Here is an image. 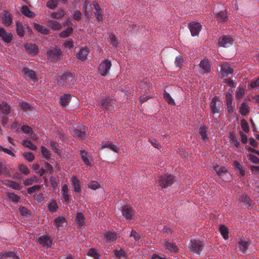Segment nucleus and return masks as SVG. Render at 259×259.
Returning <instances> with one entry per match:
<instances>
[{"instance_id":"774afa93","label":"nucleus","mask_w":259,"mask_h":259,"mask_svg":"<svg viewBox=\"0 0 259 259\" xmlns=\"http://www.w3.org/2000/svg\"><path fill=\"white\" fill-rule=\"evenodd\" d=\"M249 157L250 160L253 163L259 164V158H258L256 156L252 154H249Z\"/></svg>"},{"instance_id":"b1692460","label":"nucleus","mask_w":259,"mask_h":259,"mask_svg":"<svg viewBox=\"0 0 259 259\" xmlns=\"http://www.w3.org/2000/svg\"><path fill=\"white\" fill-rule=\"evenodd\" d=\"M89 50L87 48H81L76 55V58L81 60H85L89 53Z\"/></svg>"},{"instance_id":"4d7b16f0","label":"nucleus","mask_w":259,"mask_h":259,"mask_svg":"<svg viewBox=\"0 0 259 259\" xmlns=\"http://www.w3.org/2000/svg\"><path fill=\"white\" fill-rule=\"evenodd\" d=\"M19 170L24 175H27L29 174L30 170L27 166L23 164H20L18 165Z\"/></svg>"},{"instance_id":"6ab92c4d","label":"nucleus","mask_w":259,"mask_h":259,"mask_svg":"<svg viewBox=\"0 0 259 259\" xmlns=\"http://www.w3.org/2000/svg\"><path fill=\"white\" fill-rule=\"evenodd\" d=\"M79 153L84 164L87 166L91 165L92 159L89 153L84 150H80Z\"/></svg>"},{"instance_id":"a18cd8bd","label":"nucleus","mask_w":259,"mask_h":259,"mask_svg":"<svg viewBox=\"0 0 259 259\" xmlns=\"http://www.w3.org/2000/svg\"><path fill=\"white\" fill-rule=\"evenodd\" d=\"M7 197L14 202H18L20 200V197L14 193L6 192Z\"/></svg>"},{"instance_id":"8fccbe9b","label":"nucleus","mask_w":259,"mask_h":259,"mask_svg":"<svg viewBox=\"0 0 259 259\" xmlns=\"http://www.w3.org/2000/svg\"><path fill=\"white\" fill-rule=\"evenodd\" d=\"M73 32V29L71 27H68L65 30L62 31L60 33V36L61 37L65 38Z\"/></svg>"},{"instance_id":"5fc2aeb1","label":"nucleus","mask_w":259,"mask_h":259,"mask_svg":"<svg viewBox=\"0 0 259 259\" xmlns=\"http://www.w3.org/2000/svg\"><path fill=\"white\" fill-rule=\"evenodd\" d=\"M19 105L21 109L24 110L31 111L34 109V108L27 102H21L19 103Z\"/></svg>"},{"instance_id":"680f3d73","label":"nucleus","mask_w":259,"mask_h":259,"mask_svg":"<svg viewBox=\"0 0 259 259\" xmlns=\"http://www.w3.org/2000/svg\"><path fill=\"white\" fill-rule=\"evenodd\" d=\"M88 187L94 190L100 187V184L96 181H92L88 184Z\"/></svg>"},{"instance_id":"c756f323","label":"nucleus","mask_w":259,"mask_h":259,"mask_svg":"<svg viewBox=\"0 0 259 259\" xmlns=\"http://www.w3.org/2000/svg\"><path fill=\"white\" fill-rule=\"evenodd\" d=\"M71 181L73 187L74 191L76 193H80L81 191L80 184L78 179L76 177H72Z\"/></svg>"},{"instance_id":"4c0bfd02","label":"nucleus","mask_w":259,"mask_h":259,"mask_svg":"<svg viewBox=\"0 0 259 259\" xmlns=\"http://www.w3.org/2000/svg\"><path fill=\"white\" fill-rule=\"evenodd\" d=\"M16 32L20 37H23L24 35L25 31L22 23L19 21L16 22Z\"/></svg>"},{"instance_id":"7ed1b4c3","label":"nucleus","mask_w":259,"mask_h":259,"mask_svg":"<svg viewBox=\"0 0 259 259\" xmlns=\"http://www.w3.org/2000/svg\"><path fill=\"white\" fill-rule=\"evenodd\" d=\"M116 101L109 97H103L99 101V106L104 111L111 112L114 110Z\"/></svg>"},{"instance_id":"aec40b11","label":"nucleus","mask_w":259,"mask_h":259,"mask_svg":"<svg viewBox=\"0 0 259 259\" xmlns=\"http://www.w3.org/2000/svg\"><path fill=\"white\" fill-rule=\"evenodd\" d=\"M238 200L243 203L247 207L251 206L252 202L249 197L245 193L241 194L237 196Z\"/></svg>"},{"instance_id":"0eeeda50","label":"nucleus","mask_w":259,"mask_h":259,"mask_svg":"<svg viewBox=\"0 0 259 259\" xmlns=\"http://www.w3.org/2000/svg\"><path fill=\"white\" fill-rule=\"evenodd\" d=\"M190 243V251L197 254H200L203 248L202 242L199 240L193 239L191 240Z\"/></svg>"},{"instance_id":"bb28decb","label":"nucleus","mask_w":259,"mask_h":259,"mask_svg":"<svg viewBox=\"0 0 259 259\" xmlns=\"http://www.w3.org/2000/svg\"><path fill=\"white\" fill-rule=\"evenodd\" d=\"M217 21L220 23H224L228 21V18L226 11H221L216 14Z\"/></svg>"},{"instance_id":"ddd939ff","label":"nucleus","mask_w":259,"mask_h":259,"mask_svg":"<svg viewBox=\"0 0 259 259\" xmlns=\"http://www.w3.org/2000/svg\"><path fill=\"white\" fill-rule=\"evenodd\" d=\"M38 241L43 247L48 248L51 247L53 240L50 236L45 235L40 236Z\"/></svg>"},{"instance_id":"39448f33","label":"nucleus","mask_w":259,"mask_h":259,"mask_svg":"<svg viewBox=\"0 0 259 259\" xmlns=\"http://www.w3.org/2000/svg\"><path fill=\"white\" fill-rule=\"evenodd\" d=\"M175 181V177L173 175L171 174H166L159 177L158 184L162 188H167L171 186Z\"/></svg>"},{"instance_id":"49530a36","label":"nucleus","mask_w":259,"mask_h":259,"mask_svg":"<svg viewBox=\"0 0 259 259\" xmlns=\"http://www.w3.org/2000/svg\"><path fill=\"white\" fill-rule=\"evenodd\" d=\"M65 15V12L64 10L62 9H60L57 12H53L51 14V16L52 18L54 19H61Z\"/></svg>"},{"instance_id":"052dcab7","label":"nucleus","mask_w":259,"mask_h":259,"mask_svg":"<svg viewBox=\"0 0 259 259\" xmlns=\"http://www.w3.org/2000/svg\"><path fill=\"white\" fill-rule=\"evenodd\" d=\"M114 253L115 256L118 258H121V257H124L125 256V252L121 249L120 250H114Z\"/></svg>"},{"instance_id":"2f4dec72","label":"nucleus","mask_w":259,"mask_h":259,"mask_svg":"<svg viewBox=\"0 0 259 259\" xmlns=\"http://www.w3.org/2000/svg\"><path fill=\"white\" fill-rule=\"evenodd\" d=\"M48 26L53 30H58L62 28V25L55 20H50L48 22Z\"/></svg>"},{"instance_id":"473e14b6","label":"nucleus","mask_w":259,"mask_h":259,"mask_svg":"<svg viewBox=\"0 0 259 259\" xmlns=\"http://www.w3.org/2000/svg\"><path fill=\"white\" fill-rule=\"evenodd\" d=\"M10 111V107L7 102H3L2 104L0 103V112H1L3 114L8 115Z\"/></svg>"},{"instance_id":"6e6552de","label":"nucleus","mask_w":259,"mask_h":259,"mask_svg":"<svg viewBox=\"0 0 259 259\" xmlns=\"http://www.w3.org/2000/svg\"><path fill=\"white\" fill-rule=\"evenodd\" d=\"M219 66L220 67L219 73L222 77L227 76L233 72V68L228 63L222 62Z\"/></svg>"},{"instance_id":"4be33fe9","label":"nucleus","mask_w":259,"mask_h":259,"mask_svg":"<svg viewBox=\"0 0 259 259\" xmlns=\"http://www.w3.org/2000/svg\"><path fill=\"white\" fill-rule=\"evenodd\" d=\"M199 66L202 70L203 73H208L211 71V65L207 59L201 60Z\"/></svg>"},{"instance_id":"cd10ccee","label":"nucleus","mask_w":259,"mask_h":259,"mask_svg":"<svg viewBox=\"0 0 259 259\" xmlns=\"http://www.w3.org/2000/svg\"><path fill=\"white\" fill-rule=\"evenodd\" d=\"M199 134L201 136V139L204 142L208 141L209 139L207 135L208 132V128L205 125H201L199 127Z\"/></svg>"},{"instance_id":"e2e57ef3","label":"nucleus","mask_w":259,"mask_h":259,"mask_svg":"<svg viewBox=\"0 0 259 259\" xmlns=\"http://www.w3.org/2000/svg\"><path fill=\"white\" fill-rule=\"evenodd\" d=\"M183 63V59L181 56H177L176 58L175 64L176 67H181Z\"/></svg>"},{"instance_id":"f3484780","label":"nucleus","mask_w":259,"mask_h":259,"mask_svg":"<svg viewBox=\"0 0 259 259\" xmlns=\"http://www.w3.org/2000/svg\"><path fill=\"white\" fill-rule=\"evenodd\" d=\"M22 72L24 73L25 77L29 80L34 81L37 79V75L35 72L28 68H23Z\"/></svg>"},{"instance_id":"3c124183","label":"nucleus","mask_w":259,"mask_h":259,"mask_svg":"<svg viewBox=\"0 0 259 259\" xmlns=\"http://www.w3.org/2000/svg\"><path fill=\"white\" fill-rule=\"evenodd\" d=\"M58 205L55 200H53L48 205V209L51 212H55L58 210Z\"/></svg>"},{"instance_id":"69168bd1","label":"nucleus","mask_w":259,"mask_h":259,"mask_svg":"<svg viewBox=\"0 0 259 259\" xmlns=\"http://www.w3.org/2000/svg\"><path fill=\"white\" fill-rule=\"evenodd\" d=\"M241 127L243 130V131L246 132L248 133L249 131V129L248 127V124L247 122V121L245 119H242L241 121Z\"/></svg>"},{"instance_id":"de8ad7c7","label":"nucleus","mask_w":259,"mask_h":259,"mask_svg":"<svg viewBox=\"0 0 259 259\" xmlns=\"http://www.w3.org/2000/svg\"><path fill=\"white\" fill-rule=\"evenodd\" d=\"M87 255L93 257L94 259H100V255L99 253L95 248H91L89 249L87 253Z\"/></svg>"},{"instance_id":"412c9836","label":"nucleus","mask_w":259,"mask_h":259,"mask_svg":"<svg viewBox=\"0 0 259 259\" xmlns=\"http://www.w3.org/2000/svg\"><path fill=\"white\" fill-rule=\"evenodd\" d=\"M103 235L106 241L109 242H113L117 239V234L113 231H105Z\"/></svg>"},{"instance_id":"dca6fc26","label":"nucleus","mask_w":259,"mask_h":259,"mask_svg":"<svg viewBox=\"0 0 259 259\" xmlns=\"http://www.w3.org/2000/svg\"><path fill=\"white\" fill-rule=\"evenodd\" d=\"M250 245L249 241L245 238H239L238 241V246L239 250L242 253H246V251Z\"/></svg>"},{"instance_id":"72a5a7b5","label":"nucleus","mask_w":259,"mask_h":259,"mask_svg":"<svg viewBox=\"0 0 259 259\" xmlns=\"http://www.w3.org/2000/svg\"><path fill=\"white\" fill-rule=\"evenodd\" d=\"M164 247L166 250L172 252H176L178 251V248L175 244L171 243L168 241H165L164 242Z\"/></svg>"},{"instance_id":"9d476101","label":"nucleus","mask_w":259,"mask_h":259,"mask_svg":"<svg viewBox=\"0 0 259 259\" xmlns=\"http://www.w3.org/2000/svg\"><path fill=\"white\" fill-rule=\"evenodd\" d=\"M210 108L212 114L219 113L221 112V105L218 97H214L210 102Z\"/></svg>"},{"instance_id":"4468645a","label":"nucleus","mask_w":259,"mask_h":259,"mask_svg":"<svg viewBox=\"0 0 259 259\" xmlns=\"http://www.w3.org/2000/svg\"><path fill=\"white\" fill-rule=\"evenodd\" d=\"M12 15L7 10H4L2 12V19L3 24L5 26H9L12 23Z\"/></svg>"},{"instance_id":"79ce46f5","label":"nucleus","mask_w":259,"mask_h":259,"mask_svg":"<svg viewBox=\"0 0 259 259\" xmlns=\"http://www.w3.org/2000/svg\"><path fill=\"white\" fill-rule=\"evenodd\" d=\"M219 231L221 234L225 239H228L229 238V232L226 226L224 225H221L220 227Z\"/></svg>"},{"instance_id":"bf43d9fd","label":"nucleus","mask_w":259,"mask_h":259,"mask_svg":"<svg viewBox=\"0 0 259 259\" xmlns=\"http://www.w3.org/2000/svg\"><path fill=\"white\" fill-rule=\"evenodd\" d=\"M19 211L20 214L25 217H29L30 215V211L24 206L20 207Z\"/></svg>"},{"instance_id":"393cba45","label":"nucleus","mask_w":259,"mask_h":259,"mask_svg":"<svg viewBox=\"0 0 259 259\" xmlns=\"http://www.w3.org/2000/svg\"><path fill=\"white\" fill-rule=\"evenodd\" d=\"M18 259V256L13 251H4L0 253V259Z\"/></svg>"},{"instance_id":"6e6d98bb","label":"nucleus","mask_w":259,"mask_h":259,"mask_svg":"<svg viewBox=\"0 0 259 259\" xmlns=\"http://www.w3.org/2000/svg\"><path fill=\"white\" fill-rule=\"evenodd\" d=\"M41 152L43 156L47 160H49L51 156L50 151L44 146L41 147Z\"/></svg>"},{"instance_id":"e433bc0d","label":"nucleus","mask_w":259,"mask_h":259,"mask_svg":"<svg viewBox=\"0 0 259 259\" xmlns=\"http://www.w3.org/2000/svg\"><path fill=\"white\" fill-rule=\"evenodd\" d=\"M34 28L39 33L43 34H48L49 33V30L45 27L36 23H34Z\"/></svg>"},{"instance_id":"5701e85b","label":"nucleus","mask_w":259,"mask_h":259,"mask_svg":"<svg viewBox=\"0 0 259 259\" xmlns=\"http://www.w3.org/2000/svg\"><path fill=\"white\" fill-rule=\"evenodd\" d=\"M24 48L29 54L33 55H36L38 53V47L35 44L27 43L24 45Z\"/></svg>"},{"instance_id":"c85d7f7f","label":"nucleus","mask_w":259,"mask_h":259,"mask_svg":"<svg viewBox=\"0 0 259 259\" xmlns=\"http://www.w3.org/2000/svg\"><path fill=\"white\" fill-rule=\"evenodd\" d=\"M71 99L70 94H64L60 98V103L63 107H67Z\"/></svg>"},{"instance_id":"a19ab883","label":"nucleus","mask_w":259,"mask_h":259,"mask_svg":"<svg viewBox=\"0 0 259 259\" xmlns=\"http://www.w3.org/2000/svg\"><path fill=\"white\" fill-rule=\"evenodd\" d=\"M163 98L167 102V103L170 105H175V102L174 100L171 98L170 94L164 91L163 92Z\"/></svg>"},{"instance_id":"c03bdc74","label":"nucleus","mask_w":259,"mask_h":259,"mask_svg":"<svg viewBox=\"0 0 259 259\" xmlns=\"http://www.w3.org/2000/svg\"><path fill=\"white\" fill-rule=\"evenodd\" d=\"M249 112V107L245 103L241 104L240 108V113L242 115H246Z\"/></svg>"},{"instance_id":"a211bd4d","label":"nucleus","mask_w":259,"mask_h":259,"mask_svg":"<svg viewBox=\"0 0 259 259\" xmlns=\"http://www.w3.org/2000/svg\"><path fill=\"white\" fill-rule=\"evenodd\" d=\"M0 37L7 43H9L12 39V34L8 32L4 28L0 27Z\"/></svg>"},{"instance_id":"603ef678","label":"nucleus","mask_w":259,"mask_h":259,"mask_svg":"<svg viewBox=\"0 0 259 259\" xmlns=\"http://www.w3.org/2000/svg\"><path fill=\"white\" fill-rule=\"evenodd\" d=\"M22 145L26 147H27L32 150H36L37 147L33 144L32 142L28 140H25L23 141Z\"/></svg>"},{"instance_id":"f8f14e48","label":"nucleus","mask_w":259,"mask_h":259,"mask_svg":"<svg viewBox=\"0 0 259 259\" xmlns=\"http://www.w3.org/2000/svg\"><path fill=\"white\" fill-rule=\"evenodd\" d=\"M233 39L230 35H224L219 39V45L224 48L229 47L233 44Z\"/></svg>"},{"instance_id":"338daca9","label":"nucleus","mask_w":259,"mask_h":259,"mask_svg":"<svg viewBox=\"0 0 259 259\" xmlns=\"http://www.w3.org/2000/svg\"><path fill=\"white\" fill-rule=\"evenodd\" d=\"M109 41L114 47H116L118 45V41L114 35L111 34L109 38Z\"/></svg>"},{"instance_id":"f704fd0d","label":"nucleus","mask_w":259,"mask_h":259,"mask_svg":"<svg viewBox=\"0 0 259 259\" xmlns=\"http://www.w3.org/2000/svg\"><path fill=\"white\" fill-rule=\"evenodd\" d=\"M63 197L66 203H69L70 201L69 195V190L67 185L65 184L62 187V189Z\"/></svg>"},{"instance_id":"37998d69","label":"nucleus","mask_w":259,"mask_h":259,"mask_svg":"<svg viewBox=\"0 0 259 259\" xmlns=\"http://www.w3.org/2000/svg\"><path fill=\"white\" fill-rule=\"evenodd\" d=\"M230 140L232 144L236 148H238L240 146V143L238 141L237 138L234 133L230 134Z\"/></svg>"},{"instance_id":"20e7f679","label":"nucleus","mask_w":259,"mask_h":259,"mask_svg":"<svg viewBox=\"0 0 259 259\" xmlns=\"http://www.w3.org/2000/svg\"><path fill=\"white\" fill-rule=\"evenodd\" d=\"M86 129L84 125L73 126L71 128L72 135L80 140H83L86 137Z\"/></svg>"},{"instance_id":"9b49d317","label":"nucleus","mask_w":259,"mask_h":259,"mask_svg":"<svg viewBox=\"0 0 259 259\" xmlns=\"http://www.w3.org/2000/svg\"><path fill=\"white\" fill-rule=\"evenodd\" d=\"M121 212L123 216L128 220H132L133 218L135 211L129 205H125L122 207Z\"/></svg>"},{"instance_id":"c9c22d12","label":"nucleus","mask_w":259,"mask_h":259,"mask_svg":"<svg viewBox=\"0 0 259 259\" xmlns=\"http://www.w3.org/2000/svg\"><path fill=\"white\" fill-rule=\"evenodd\" d=\"M213 169L220 177L223 176L224 174H229L227 169L224 166L217 165L214 166Z\"/></svg>"},{"instance_id":"f03ea898","label":"nucleus","mask_w":259,"mask_h":259,"mask_svg":"<svg viewBox=\"0 0 259 259\" xmlns=\"http://www.w3.org/2000/svg\"><path fill=\"white\" fill-rule=\"evenodd\" d=\"M47 55L48 59L52 62H56L63 57L61 50L57 47H51L48 50Z\"/></svg>"},{"instance_id":"1a4fd4ad","label":"nucleus","mask_w":259,"mask_h":259,"mask_svg":"<svg viewBox=\"0 0 259 259\" xmlns=\"http://www.w3.org/2000/svg\"><path fill=\"white\" fill-rule=\"evenodd\" d=\"M188 28L193 36H197L202 29L201 24L196 22H192L188 24Z\"/></svg>"},{"instance_id":"f257e3e1","label":"nucleus","mask_w":259,"mask_h":259,"mask_svg":"<svg viewBox=\"0 0 259 259\" xmlns=\"http://www.w3.org/2000/svg\"><path fill=\"white\" fill-rule=\"evenodd\" d=\"M76 79L73 74L70 72H64L58 76L57 84L60 88H69L75 84Z\"/></svg>"},{"instance_id":"58836bf2","label":"nucleus","mask_w":259,"mask_h":259,"mask_svg":"<svg viewBox=\"0 0 259 259\" xmlns=\"http://www.w3.org/2000/svg\"><path fill=\"white\" fill-rule=\"evenodd\" d=\"M21 13L26 17L32 18L35 16L33 12L31 11L26 6H23L21 9Z\"/></svg>"},{"instance_id":"0e129e2a","label":"nucleus","mask_w":259,"mask_h":259,"mask_svg":"<svg viewBox=\"0 0 259 259\" xmlns=\"http://www.w3.org/2000/svg\"><path fill=\"white\" fill-rule=\"evenodd\" d=\"M41 186L39 185H34L31 187H29L27 189V193L28 194H31L36 191L40 190Z\"/></svg>"},{"instance_id":"864d4df0","label":"nucleus","mask_w":259,"mask_h":259,"mask_svg":"<svg viewBox=\"0 0 259 259\" xmlns=\"http://www.w3.org/2000/svg\"><path fill=\"white\" fill-rule=\"evenodd\" d=\"M102 146L103 148H108L115 152H118L119 150L115 145L112 144L111 142H108L104 145H102Z\"/></svg>"},{"instance_id":"423d86ee","label":"nucleus","mask_w":259,"mask_h":259,"mask_svg":"<svg viewBox=\"0 0 259 259\" xmlns=\"http://www.w3.org/2000/svg\"><path fill=\"white\" fill-rule=\"evenodd\" d=\"M112 63L111 61L108 59H105L101 62L98 67L99 74L103 76H106L109 72Z\"/></svg>"},{"instance_id":"a878e982","label":"nucleus","mask_w":259,"mask_h":259,"mask_svg":"<svg viewBox=\"0 0 259 259\" xmlns=\"http://www.w3.org/2000/svg\"><path fill=\"white\" fill-rule=\"evenodd\" d=\"M67 225L66 219L63 217H59L54 220V225L57 228L64 227Z\"/></svg>"},{"instance_id":"09e8293b","label":"nucleus","mask_w":259,"mask_h":259,"mask_svg":"<svg viewBox=\"0 0 259 259\" xmlns=\"http://www.w3.org/2000/svg\"><path fill=\"white\" fill-rule=\"evenodd\" d=\"M6 185L14 190H19L20 189L19 184L18 183L11 180H7Z\"/></svg>"},{"instance_id":"ea45409f","label":"nucleus","mask_w":259,"mask_h":259,"mask_svg":"<svg viewBox=\"0 0 259 259\" xmlns=\"http://www.w3.org/2000/svg\"><path fill=\"white\" fill-rule=\"evenodd\" d=\"M233 165L235 167V169L238 172L241 177H243L245 175V170L243 169L242 166L238 161H234L233 162Z\"/></svg>"},{"instance_id":"13d9d810","label":"nucleus","mask_w":259,"mask_h":259,"mask_svg":"<svg viewBox=\"0 0 259 259\" xmlns=\"http://www.w3.org/2000/svg\"><path fill=\"white\" fill-rule=\"evenodd\" d=\"M23 155L25 159L29 162L32 161L35 157L34 155L31 152H24Z\"/></svg>"},{"instance_id":"2eb2a0df","label":"nucleus","mask_w":259,"mask_h":259,"mask_svg":"<svg viewBox=\"0 0 259 259\" xmlns=\"http://www.w3.org/2000/svg\"><path fill=\"white\" fill-rule=\"evenodd\" d=\"M93 5L94 6V9L95 10V11L94 12V13L96 20L99 22H102L103 20V11L100 8L99 5L97 2H94L93 3Z\"/></svg>"},{"instance_id":"7c9ffc66","label":"nucleus","mask_w":259,"mask_h":259,"mask_svg":"<svg viewBox=\"0 0 259 259\" xmlns=\"http://www.w3.org/2000/svg\"><path fill=\"white\" fill-rule=\"evenodd\" d=\"M75 221L79 227L83 226L85 222V219L82 213L78 212L76 213Z\"/></svg>"}]
</instances>
